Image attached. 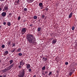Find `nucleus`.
Listing matches in <instances>:
<instances>
[{
	"label": "nucleus",
	"mask_w": 77,
	"mask_h": 77,
	"mask_svg": "<svg viewBox=\"0 0 77 77\" xmlns=\"http://www.w3.org/2000/svg\"><path fill=\"white\" fill-rule=\"evenodd\" d=\"M26 39L29 44H35L36 38L34 37V35L32 34H29L26 35Z\"/></svg>",
	"instance_id": "obj_1"
},
{
	"label": "nucleus",
	"mask_w": 77,
	"mask_h": 77,
	"mask_svg": "<svg viewBox=\"0 0 77 77\" xmlns=\"http://www.w3.org/2000/svg\"><path fill=\"white\" fill-rule=\"evenodd\" d=\"M14 66V64H13L8 66L7 68V69H5L2 70V72H3V73H5V72H6L7 71H8V70H10V69H11Z\"/></svg>",
	"instance_id": "obj_2"
},
{
	"label": "nucleus",
	"mask_w": 77,
	"mask_h": 77,
	"mask_svg": "<svg viewBox=\"0 0 77 77\" xmlns=\"http://www.w3.org/2000/svg\"><path fill=\"white\" fill-rule=\"evenodd\" d=\"M26 71V69H22L21 70V72L19 73L18 76L19 77H23L24 76L25 74V72Z\"/></svg>",
	"instance_id": "obj_3"
},
{
	"label": "nucleus",
	"mask_w": 77,
	"mask_h": 77,
	"mask_svg": "<svg viewBox=\"0 0 77 77\" xmlns=\"http://www.w3.org/2000/svg\"><path fill=\"white\" fill-rule=\"evenodd\" d=\"M20 65L18 66V67L19 69H21L22 68H23V66L24 65V61L22 60L19 63Z\"/></svg>",
	"instance_id": "obj_4"
},
{
	"label": "nucleus",
	"mask_w": 77,
	"mask_h": 77,
	"mask_svg": "<svg viewBox=\"0 0 77 77\" xmlns=\"http://www.w3.org/2000/svg\"><path fill=\"white\" fill-rule=\"evenodd\" d=\"M27 29L26 28H23L21 30V32L22 33V35H24V33L25 32H26V31H27Z\"/></svg>",
	"instance_id": "obj_5"
},
{
	"label": "nucleus",
	"mask_w": 77,
	"mask_h": 77,
	"mask_svg": "<svg viewBox=\"0 0 77 77\" xmlns=\"http://www.w3.org/2000/svg\"><path fill=\"white\" fill-rule=\"evenodd\" d=\"M2 11H5L6 12H7L8 11V6L7 5L5 6L4 7Z\"/></svg>",
	"instance_id": "obj_6"
},
{
	"label": "nucleus",
	"mask_w": 77,
	"mask_h": 77,
	"mask_svg": "<svg viewBox=\"0 0 77 77\" xmlns=\"http://www.w3.org/2000/svg\"><path fill=\"white\" fill-rule=\"evenodd\" d=\"M39 6L40 8H41V9H43V4L42 2L40 3L39 4Z\"/></svg>",
	"instance_id": "obj_7"
},
{
	"label": "nucleus",
	"mask_w": 77,
	"mask_h": 77,
	"mask_svg": "<svg viewBox=\"0 0 77 77\" xmlns=\"http://www.w3.org/2000/svg\"><path fill=\"white\" fill-rule=\"evenodd\" d=\"M57 42V40L56 38L53 39L52 41V44H55Z\"/></svg>",
	"instance_id": "obj_8"
},
{
	"label": "nucleus",
	"mask_w": 77,
	"mask_h": 77,
	"mask_svg": "<svg viewBox=\"0 0 77 77\" xmlns=\"http://www.w3.org/2000/svg\"><path fill=\"white\" fill-rule=\"evenodd\" d=\"M1 15L3 17H5L6 15V12H3L2 13Z\"/></svg>",
	"instance_id": "obj_9"
},
{
	"label": "nucleus",
	"mask_w": 77,
	"mask_h": 77,
	"mask_svg": "<svg viewBox=\"0 0 77 77\" xmlns=\"http://www.w3.org/2000/svg\"><path fill=\"white\" fill-rule=\"evenodd\" d=\"M26 68L27 69H29V68H30V65L29 64H26Z\"/></svg>",
	"instance_id": "obj_10"
},
{
	"label": "nucleus",
	"mask_w": 77,
	"mask_h": 77,
	"mask_svg": "<svg viewBox=\"0 0 77 77\" xmlns=\"http://www.w3.org/2000/svg\"><path fill=\"white\" fill-rule=\"evenodd\" d=\"M42 60H43V62H47V58L45 57H43Z\"/></svg>",
	"instance_id": "obj_11"
},
{
	"label": "nucleus",
	"mask_w": 77,
	"mask_h": 77,
	"mask_svg": "<svg viewBox=\"0 0 77 77\" xmlns=\"http://www.w3.org/2000/svg\"><path fill=\"white\" fill-rule=\"evenodd\" d=\"M8 53H9V52L8 51H6L5 52V53L4 54V56H6V55H7V54H8Z\"/></svg>",
	"instance_id": "obj_12"
},
{
	"label": "nucleus",
	"mask_w": 77,
	"mask_h": 77,
	"mask_svg": "<svg viewBox=\"0 0 77 77\" xmlns=\"http://www.w3.org/2000/svg\"><path fill=\"white\" fill-rule=\"evenodd\" d=\"M72 14H73V13L72 12H71L69 15V18H71L72 17Z\"/></svg>",
	"instance_id": "obj_13"
},
{
	"label": "nucleus",
	"mask_w": 77,
	"mask_h": 77,
	"mask_svg": "<svg viewBox=\"0 0 77 77\" xmlns=\"http://www.w3.org/2000/svg\"><path fill=\"white\" fill-rule=\"evenodd\" d=\"M7 24L8 26H11V22H7Z\"/></svg>",
	"instance_id": "obj_14"
},
{
	"label": "nucleus",
	"mask_w": 77,
	"mask_h": 77,
	"mask_svg": "<svg viewBox=\"0 0 77 77\" xmlns=\"http://www.w3.org/2000/svg\"><path fill=\"white\" fill-rule=\"evenodd\" d=\"M42 74H43V75H45V72L44 71H43L42 70Z\"/></svg>",
	"instance_id": "obj_15"
},
{
	"label": "nucleus",
	"mask_w": 77,
	"mask_h": 77,
	"mask_svg": "<svg viewBox=\"0 0 77 77\" xmlns=\"http://www.w3.org/2000/svg\"><path fill=\"white\" fill-rule=\"evenodd\" d=\"M13 62H14V61H13L12 60H10L9 61V62L10 63V65H11V64H12V63Z\"/></svg>",
	"instance_id": "obj_16"
},
{
	"label": "nucleus",
	"mask_w": 77,
	"mask_h": 77,
	"mask_svg": "<svg viewBox=\"0 0 77 77\" xmlns=\"http://www.w3.org/2000/svg\"><path fill=\"white\" fill-rule=\"evenodd\" d=\"M41 28L40 27H38V32H40V31H41Z\"/></svg>",
	"instance_id": "obj_17"
},
{
	"label": "nucleus",
	"mask_w": 77,
	"mask_h": 77,
	"mask_svg": "<svg viewBox=\"0 0 77 77\" xmlns=\"http://www.w3.org/2000/svg\"><path fill=\"white\" fill-rule=\"evenodd\" d=\"M11 41H10V40L8 42V45H11Z\"/></svg>",
	"instance_id": "obj_18"
},
{
	"label": "nucleus",
	"mask_w": 77,
	"mask_h": 77,
	"mask_svg": "<svg viewBox=\"0 0 77 77\" xmlns=\"http://www.w3.org/2000/svg\"><path fill=\"white\" fill-rule=\"evenodd\" d=\"M21 48H18V49L17 50V52H20V51H21Z\"/></svg>",
	"instance_id": "obj_19"
},
{
	"label": "nucleus",
	"mask_w": 77,
	"mask_h": 77,
	"mask_svg": "<svg viewBox=\"0 0 77 77\" xmlns=\"http://www.w3.org/2000/svg\"><path fill=\"white\" fill-rule=\"evenodd\" d=\"M45 66H44L42 68V70H45Z\"/></svg>",
	"instance_id": "obj_20"
},
{
	"label": "nucleus",
	"mask_w": 77,
	"mask_h": 77,
	"mask_svg": "<svg viewBox=\"0 0 77 77\" xmlns=\"http://www.w3.org/2000/svg\"><path fill=\"white\" fill-rule=\"evenodd\" d=\"M28 71L29 72H32V69H31V68H29L28 69Z\"/></svg>",
	"instance_id": "obj_21"
},
{
	"label": "nucleus",
	"mask_w": 77,
	"mask_h": 77,
	"mask_svg": "<svg viewBox=\"0 0 77 77\" xmlns=\"http://www.w3.org/2000/svg\"><path fill=\"white\" fill-rule=\"evenodd\" d=\"M15 48L13 49L11 51V52H12V53H14V51H15Z\"/></svg>",
	"instance_id": "obj_22"
},
{
	"label": "nucleus",
	"mask_w": 77,
	"mask_h": 77,
	"mask_svg": "<svg viewBox=\"0 0 77 77\" xmlns=\"http://www.w3.org/2000/svg\"><path fill=\"white\" fill-rule=\"evenodd\" d=\"M12 47H15V44L13 43L12 44Z\"/></svg>",
	"instance_id": "obj_23"
},
{
	"label": "nucleus",
	"mask_w": 77,
	"mask_h": 77,
	"mask_svg": "<svg viewBox=\"0 0 77 77\" xmlns=\"http://www.w3.org/2000/svg\"><path fill=\"white\" fill-rule=\"evenodd\" d=\"M34 19H37V16H34Z\"/></svg>",
	"instance_id": "obj_24"
},
{
	"label": "nucleus",
	"mask_w": 77,
	"mask_h": 77,
	"mask_svg": "<svg viewBox=\"0 0 77 77\" xmlns=\"http://www.w3.org/2000/svg\"><path fill=\"white\" fill-rule=\"evenodd\" d=\"M5 45H3L2 46V47L3 48H5Z\"/></svg>",
	"instance_id": "obj_25"
},
{
	"label": "nucleus",
	"mask_w": 77,
	"mask_h": 77,
	"mask_svg": "<svg viewBox=\"0 0 77 77\" xmlns=\"http://www.w3.org/2000/svg\"><path fill=\"white\" fill-rule=\"evenodd\" d=\"M27 9L26 8H25L24 9V11H27Z\"/></svg>",
	"instance_id": "obj_26"
},
{
	"label": "nucleus",
	"mask_w": 77,
	"mask_h": 77,
	"mask_svg": "<svg viewBox=\"0 0 77 77\" xmlns=\"http://www.w3.org/2000/svg\"><path fill=\"white\" fill-rule=\"evenodd\" d=\"M17 4H19L20 3V0H17Z\"/></svg>",
	"instance_id": "obj_27"
},
{
	"label": "nucleus",
	"mask_w": 77,
	"mask_h": 77,
	"mask_svg": "<svg viewBox=\"0 0 77 77\" xmlns=\"http://www.w3.org/2000/svg\"><path fill=\"white\" fill-rule=\"evenodd\" d=\"M18 55L20 56H21L22 55H23V54L21 53H19Z\"/></svg>",
	"instance_id": "obj_28"
},
{
	"label": "nucleus",
	"mask_w": 77,
	"mask_h": 77,
	"mask_svg": "<svg viewBox=\"0 0 77 77\" xmlns=\"http://www.w3.org/2000/svg\"><path fill=\"white\" fill-rule=\"evenodd\" d=\"M74 29H75L74 26H72V30H74Z\"/></svg>",
	"instance_id": "obj_29"
},
{
	"label": "nucleus",
	"mask_w": 77,
	"mask_h": 77,
	"mask_svg": "<svg viewBox=\"0 0 77 77\" xmlns=\"http://www.w3.org/2000/svg\"><path fill=\"white\" fill-rule=\"evenodd\" d=\"M72 74V72H70L69 74L70 76H71Z\"/></svg>",
	"instance_id": "obj_30"
},
{
	"label": "nucleus",
	"mask_w": 77,
	"mask_h": 77,
	"mask_svg": "<svg viewBox=\"0 0 77 77\" xmlns=\"http://www.w3.org/2000/svg\"><path fill=\"white\" fill-rule=\"evenodd\" d=\"M20 18H21V17H20V16H19L18 17V19L17 20H20Z\"/></svg>",
	"instance_id": "obj_31"
},
{
	"label": "nucleus",
	"mask_w": 77,
	"mask_h": 77,
	"mask_svg": "<svg viewBox=\"0 0 77 77\" xmlns=\"http://www.w3.org/2000/svg\"><path fill=\"white\" fill-rule=\"evenodd\" d=\"M45 17V15H43L42 16V18H44Z\"/></svg>",
	"instance_id": "obj_32"
},
{
	"label": "nucleus",
	"mask_w": 77,
	"mask_h": 77,
	"mask_svg": "<svg viewBox=\"0 0 77 77\" xmlns=\"http://www.w3.org/2000/svg\"><path fill=\"white\" fill-rule=\"evenodd\" d=\"M3 24L4 25V26H5L6 24V22H4L3 23Z\"/></svg>",
	"instance_id": "obj_33"
},
{
	"label": "nucleus",
	"mask_w": 77,
	"mask_h": 77,
	"mask_svg": "<svg viewBox=\"0 0 77 77\" xmlns=\"http://www.w3.org/2000/svg\"><path fill=\"white\" fill-rule=\"evenodd\" d=\"M68 64V62H65V65H67Z\"/></svg>",
	"instance_id": "obj_34"
},
{
	"label": "nucleus",
	"mask_w": 77,
	"mask_h": 77,
	"mask_svg": "<svg viewBox=\"0 0 77 77\" xmlns=\"http://www.w3.org/2000/svg\"><path fill=\"white\" fill-rule=\"evenodd\" d=\"M51 73H52V72H49V73L48 74V75H51Z\"/></svg>",
	"instance_id": "obj_35"
},
{
	"label": "nucleus",
	"mask_w": 77,
	"mask_h": 77,
	"mask_svg": "<svg viewBox=\"0 0 77 77\" xmlns=\"http://www.w3.org/2000/svg\"><path fill=\"white\" fill-rule=\"evenodd\" d=\"M53 39H54L52 37L50 38V40H53Z\"/></svg>",
	"instance_id": "obj_36"
},
{
	"label": "nucleus",
	"mask_w": 77,
	"mask_h": 77,
	"mask_svg": "<svg viewBox=\"0 0 77 77\" xmlns=\"http://www.w3.org/2000/svg\"><path fill=\"white\" fill-rule=\"evenodd\" d=\"M47 73H48V71L45 72V74H47Z\"/></svg>",
	"instance_id": "obj_37"
},
{
	"label": "nucleus",
	"mask_w": 77,
	"mask_h": 77,
	"mask_svg": "<svg viewBox=\"0 0 77 77\" xmlns=\"http://www.w3.org/2000/svg\"><path fill=\"white\" fill-rule=\"evenodd\" d=\"M29 26H31V27H32V26H33V25H29Z\"/></svg>",
	"instance_id": "obj_38"
},
{
	"label": "nucleus",
	"mask_w": 77,
	"mask_h": 77,
	"mask_svg": "<svg viewBox=\"0 0 77 77\" xmlns=\"http://www.w3.org/2000/svg\"><path fill=\"white\" fill-rule=\"evenodd\" d=\"M33 77H36V75H34L33 76Z\"/></svg>",
	"instance_id": "obj_39"
},
{
	"label": "nucleus",
	"mask_w": 77,
	"mask_h": 77,
	"mask_svg": "<svg viewBox=\"0 0 77 77\" xmlns=\"http://www.w3.org/2000/svg\"><path fill=\"white\" fill-rule=\"evenodd\" d=\"M2 11V8H0V11Z\"/></svg>",
	"instance_id": "obj_40"
},
{
	"label": "nucleus",
	"mask_w": 77,
	"mask_h": 77,
	"mask_svg": "<svg viewBox=\"0 0 77 77\" xmlns=\"http://www.w3.org/2000/svg\"><path fill=\"white\" fill-rule=\"evenodd\" d=\"M5 0H0V1H1L2 2V1H4Z\"/></svg>",
	"instance_id": "obj_41"
},
{
	"label": "nucleus",
	"mask_w": 77,
	"mask_h": 77,
	"mask_svg": "<svg viewBox=\"0 0 77 77\" xmlns=\"http://www.w3.org/2000/svg\"><path fill=\"white\" fill-rule=\"evenodd\" d=\"M1 27H2V26H0V29H1Z\"/></svg>",
	"instance_id": "obj_42"
},
{
	"label": "nucleus",
	"mask_w": 77,
	"mask_h": 77,
	"mask_svg": "<svg viewBox=\"0 0 77 77\" xmlns=\"http://www.w3.org/2000/svg\"><path fill=\"white\" fill-rule=\"evenodd\" d=\"M2 62V61H1V60H0V63H1Z\"/></svg>",
	"instance_id": "obj_43"
},
{
	"label": "nucleus",
	"mask_w": 77,
	"mask_h": 77,
	"mask_svg": "<svg viewBox=\"0 0 77 77\" xmlns=\"http://www.w3.org/2000/svg\"><path fill=\"white\" fill-rule=\"evenodd\" d=\"M2 75H0V77H2Z\"/></svg>",
	"instance_id": "obj_44"
},
{
	"label": "nucleus",
	"mask_w": 77,
	"mask_h": 77,
	"mask_svg": "<svg viewBox=\"0 0 77 77\" xmlns=\"http://www.w3.org/2000/svg\"><path fill=\"white\" fill-rule=\"evenodd\" d=\"M11 13L9 14V15H11Z\"/></svg>",
	"instance_id": "obj_45"
},
{
	"label": "nucleus",
	"mask_w": 77,
	"mask_h": 77,
	"mask_svg": "<svg viewBox=\"0 0 77 77\" xmlns=\"http://www.w3.org/2000/svg\"><path fill=\"white\" fill-rule=\"evenodd\" d=\"M29 0V1H32V0Z\"/></svg>",
	"instance_id": "obj_46"
},
{
	"label": "nucleus",
	"mask_w": 77,
	"mask_h": 77,
	"mask_svg": "<svg viewBox=\"0 0 77 77\" xmlns=\"http://www.w3.org/2000/svg\"><path fill=\"white\" fill-rule=\"evenodd\" d=\"M25 76L26 77V75H25Z\"/></svg>",
	"instance_id": "obj_47"
}]
</instances>
